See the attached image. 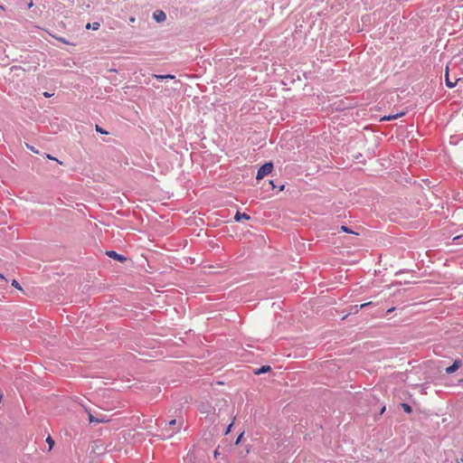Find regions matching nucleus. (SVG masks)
<instances>
[{
  "mask_svg": "<svg viewBox=\"0 0 463 463\" xmlns=\"http://www.w3.org/2000/svg\"><path fill=\"white\" fill-rule=\"evenodd\" d=\"M273 169V163L272 162H267L263 164L258 170L256 178L258 180L262 179L264 176L268 175L271 173Z\"/></svg>",
  "mask_w": 463,
  "mask_h": 463,
  "instance_id": "f257e3e1",
  "label": "nucleus"
},
{
  "mask_svg": "<svg viewBox=\"0 0 463 463\" xmlns=\"http://www.w3.org/2000/svg\"><path fill=\"white\" fill-rule=\"evenodd\" d=\"M89 421L90 423H104V422H108L109 421V419L106 418L105 416H101V417H94L93 415H91V413L89 411Z\"/></svg>",
  "mask_w": 463,
  "mask_h": 463,
  "instance_id": "20e7f679",
  "label": "nucleus"
},
{
  "mask_svg": "<svg viewBox=\"0 0 463 463\" xmlns=\"http://www.w3.org/2000/svg\"><path fill=\"white\" fill-rule=\"evenodd\" d=\"M231 428H232V423L230 424L229 427H227L226 431H224V434H228L231 431Z\"/></svg>",
  "mask_w": 463,
  "mask_h": 463,
  "instance_id": "5701e85b",
  "label": "nucleus"
},
{
  "mask_svg": "<svg viewBox=\"0 0 463 463\" xmlns=\"http://www.w3.org/2000/svg\"><path fill=\"white\" fill-rule=\"evenodd\" d=\"M0 9H3L4 10V6L2 5H0Z\"/></svg>",
  "mask_w": 463,
  "mask_h": 463,
  "instance_id": "7c9ffc66",
  "label": "nucleus"
},
{
  "mask_svg": "<svg viewBox=\"0 0 463 463\" xmlns=\"http://www.w3.org/2000/svg\"><path fill=\"white\" fill-rule=\"evenodd\" d=\"M12 286L16 288L19 290H22V288H20V285H19L18 281H16V280H12Z\"/></svg>",
  "mask_w": 463,
  "mask_h": 463,
  "instance_id": "dca6fc26",
  "label": "nucleus"
},
{
  "mask_svg": "<svg viewBox=\"0 0 463 463\" xmlns=\"http://www.w3.org/2000/svg\"><path fill=\"white\" fill-rule=\"evenodd\" d=\"M46 442H48L50 449H52L53 446L52 438H51L50 436L48 438H46Z\"/></svg>",
  "mask_w": 463,
  "mask_h": 463,
  "instance_id": "f3484780",
  "label": "nucleus"
},
{
  "mask_svg": "<svg viewBox=\"0 0 463 463\" xmlns=\"http://www.w3.org/2000/svg\"><path fill=\"white\" fill-rule=\"evenodd\" d=\"M155 77L158 80H166V79H174L175 76L174 75H171V74H166V75H155Z\"/></svg>",
  "mask_w": 463,
  "mask_h": 463,
  "instance_id": "f8f14e48",
  "label": "nucleus"
},
{
  "mask_svg": "<svg viewBox=\"0 0 463 463\" xmlns=\"http://www.w3.org/2000/svg\"><path fill=\"white\" fill-rule=\"evenodd\" d=\"M340 232H345V233H353V234H355L357 235V232H354L353 230L351 229H348L346 226L345 225H342L340 226L339 228Z\"/></svg>",
  "mask_w": 463,
  "mask_h": 463,
  "instance_id": "9b49d317",
  "label": "nucleus"
},
{
  "mask_svg": "<svg viewBox=\"0 0 463 463\" xmlns=\"http://www.w3.org/2000/svg\"><path fill=\"white\" fill-rule=\"evenodd\" d=\"M403 115H405V112H400L394 115L384 116L381 118V121L396 119Z\"/></svg>",
  "mask_w": 463,
  "mask_h": 463,
  "instance_id": "6e6552de",
  "label": "nucleus"
},
{
  "mask_svg": "<svg viewBox=\"0 0 463 463\" xmlns=\"http://www.w3.org/2000/svg\"><path fill=\"white\" fill-rule=\"evenodd\" d=\"M153 18L155 19L156 22L157 23H163L165 21L166 19V14L164 11L162 10H156L154 12L153 14Z\"/></svg>",
  "mask_w": 463,
  "mask_h": 463,
  "instance_id": "f03ea898",
  "label": "nucleus"
},
{
  "mask_svg": "<svg viewBox=\"0 0 463 463\" xmlns=\"http://www.w3.org/2000/svg\"><path fill=\"white\" fill-rule=\"evenodd\" d=\"M454 200L462 201L463 198L460 196V194H458V195L456 197H454Z\"/></svg>",
  "mask_w": 463,
  "mask_h": 463,
  "instance_id": "4be33fe9",
  "label": "nucleus"
},
{
  "mask_svg": "<svg viewBox=\"0 0 463 463\" xmlns=\"http://www.w3.org/2000/svg\"><path fill=\"white\" fill-rule=\"evenodd\" d=\"M59 41L64 43H67V42L63 39V38H59Z\"/></svg>",
  "mask_w": 463,
  "mask_h": 463,
  "instance_id": "a878e982",
  "label": "nucleus"
},
{
  "mask_svg": "<svg viewBox=\"0 0 463 463\" xmlns=\"http://www.w3.org/2000/svg\"><path fill=\"white\" fill-rule=\"evenodd\" d=\"M370 304H371V302H369V303H364V304H362V305H360V306H359V308H364V307H369V306H370Z\"/></svg>",
  "mask_w": 463,
  "mask_h": 463,
  "instance_id": "412c9836",
  "label": "nucleus"
},
{
  "mask_svg": "<svg viewBox=\"0 0 463 463\" xmlns=\"http://www.w3.org/2000/svg\"><path fill=\"white\" fill-rule=\"evenodd\" d=\"M29 1V4H28V7H32L33 6V1L32 0H28Z\"/></svg>",
  "mask_w": 463,
  "mask_h": 463,
  "instance_id": "393cba45",
  "label": "nucleus"
},
{
  "mask_svg": "<svg viewBox=\"0 0 463 463\" xmlns=\"http://www.w3.org/2000/svg\"><path fill=\"white\" fill-rule=\"evenodd\" d=\"M180 430V425H179V426H178V428H177V430Z\"/></svg>",
  "mask_w": 463,
  "mask_h": 463,
  "instance_id": "473e14b6",
  "label": "nucleus"
},
{
  "mask_svg": "<svg viewBox=\"0 0 463 463\" xmlns=\"http://www.w3.org/2000/svg\"><path fill=\"white\" fill-rule=\"evenodd\" d=\"M0 279L5 281V277L0 273Z\"/></svg>",
  "mask_w": 463,
  "mask_h": 463,
  "instance_id": "cd10ccee",
  "label": "nucleus"
},
{
  "mask_svg": "<svg viewBox=\"0 0 463 463\" xmlns=\"http://www.w3.org/2000/svg\"><path fill=\"white\" fill-rule=\"evenodd\" d=\"M241 437H243V433H241V435L239 436V438H237L236 444H239V443H240Z\"/></svg>",
  "mask_w": 463,
  "mask_h": 463,
  "instance_id": "b1692460",
  "label": "nucleus"
},
{
  "mask_svg": "<svg viewBox=\"0 0 463 463\" xmlns=\"http://www.w3.org/2000/svg\"><path fill=\"white\" fill-rule=\"evenodd\" d=\"M99 26H100V24L98 22H94L92 24L88 23L86 25V29H92V30L96 31L99 28Z\"/></svg>",
  "mask_w": 463,
  "mask_h": 463,
  "instance_id": "9d476101",
  "label": "nucleus"
},
{
  "mask_svg": "<svg viewBox=\"0 0 463 463\" xmlns=\"http://www.w3.org/2000/svg\"><path fill=\"white\" fill-rule=\"evenodd\" d=\"M460 367V360L454 361L452 365L446 368V373H453Z\"/></svg>",
  "mask_w": 463,
  "mask_h": 463,
  "instance_id": "39448f33",
  "label": "nucleus"
},
{
  "mask_svg": "<svg viewBox=\"0 0 463 463\" xmlns=\"http://www.w3.org/2000/svg\"><path fill=\"white\" fill-rule=\"evenodd\" d=\"M270 184L272 185L273 188L276 187V185L273 184V181H270Z\"/></svg>",
  "mask_w": 463,
  "mask_h": 463,
  "instance_id": "c756f323",
  "label": "nucleus"
},
{
  "mask_svg": "<svg viewBox=\"0 0 463 463\" xmlns=\"http://www.w3.org/2000/svg\"><path fill=\"white\" fill-rule=\"evenodd\" d=\"M401 406L402 409H403V411L408 414L411 412V407L408 403H402Z\"/></svg>",
  "mask_w": 463,
  "mask_h": 463,
  "instance_id": "ddd939ff",
  "label": "nucleus"
},
{
  "mask_svg": "<svg viewBox=\"0 0 463 463\" xmlns=\"http://www.w3.org/2000/svg\"><path fill=\"white\" fill-rule=\"evenodd\" d=\"M250 219V217H249V215L245 213H241V212H237L236 213V215H234V221L236 222H241L242 220H246V221H249Z\"/></svg>",
  "mask_w": 463,
  "mask_h": 463,
  "instance_id": "423d86ee",
  "label": "nucleus"
},
{
  "mask_svg": "<svg viewBox=\"0 0 463 463\" xmlns=\"http://www.w3.org/2000/svg\"><path fill=\"white\" fill-rule=\"evenodd\" d=\"M47 158L51 159V160H55L57 161L59 164H62L61 161H59L57 158L55 157H52L51 155H46Z\"/></svg>",
  "mask_w": 463,
  "mask_h": 463,
  "instance_id": "a211bd4d",
  "label": "nucleus"
},
{
  "mask_svg": "<svg viewBox=\"0 0 463 463\" xmlns=\"http://www.w3.org/2000/svg\"><path fill=\"white\" fill-rule=\"evenodd\" d=\"M458 80H457L456 81H451L449 78V67H447L446 69V74H445V81H446V85L449 87V88H454L457 84Z\"/></svg>",
  "mask_w": 463,
  "mask_h": 463,
  "instance_id": "0eeeda50",
  "label": "nucleus"
},
{
  "mask_svg": "<svg viewBox=\"0 0 463 463\" xmlns=\"http://www.w3.org/2000/svg\"><path fill=\"white\" fill-rule=\"evenodd\" d=\"M107 256L119 262H124L126 260L124 256L118 254V252L115 250L107 251Z\"/></svg>",
  "mask_w": 463,
  "mask_h": 463,
  "instance_id": "7ed1b4c3",
  "label": "nucleus"
},
{
  "mask_svg": "<svg viewBox=\"0 0 463 463\" xmlns=\"http://www.w3.org/2000/svg\"><path fill=\"white\" fill-rule=\"evenodd\" d=\"M270 371L269 365H263L260 367V369L255 371V374H260V373H266Z\"/></svg>",
  "mask_w": 463,
  "mask_h": 463,
  "instance_id": "1a4fd4ad",
  "label": "nucleus"
},
{
  "mask_svg": "<svg viewBox=\"0 0 463 463\" xmlns=\"http://www.w3.org/2000/svg\"><path fill=\"white\" fill-rule=\"evenodd\" d=\"M26 146H27V148H28V149H30L32 152H33V153H35V154H38V153H39V151H38L34 146H30V145H28V144H26Z\"/></svg>",
  "mask_w": 463,
  "mask_h": 463,
  "instance_id": "2eb2a0df",
  "label": "nucleus"
},
{
  "mask_svg": "<svg viewBox=\"0 0 463 463\" xmlns=\"http://www.w3.org/2000/svg\"><path fill=\"white\" fill-rule=\"evenodd\" d=\"M284 189V184L279 185V191H282Z\"/></svg>",
  "mask_w": 463,
  "mask_h": 463,
  "instance_id": "bb28decb",
  "label": "nucleus"
},
{
  "mask_svg": "<svg viewBox=\"0 0 463 463\" xmlns=\"http://www.w3.org/2000/svg\"><path fill=\"white\" fill-rule=\"evenodd\" d=\"M0 401H2V395L0 394Z\"/></svg>",
  "mask_w": 463,
  "mask_h": 463,
  "instance_id": "2f4dec72",
  "label": "nucleus"
},
{
  "mask_svg": "<svg viewBox=\"0 0 463 463\" xmlns=\"http://www.w3.org/2000/svg\"><path fill=\"white\" fill-rule=\"evenodd\" d=\"M96 130L101 134H108V132L104 130L102 128H100L99 125H96Z\"/></svg>",
  "mask_w": 463,
  "mask_h": 463,
  "instance_id": "4468645a",
  "label": "nucleus"
},
{
  "mask_svg": "<svg viewBox=\"0 0 463 463\" xmlns=\"http://www.w3.org/2000/svg\"><path fill=\"white\" fill-rule=\"evenodd\" d=\"M129 21H130V22H135V18H134V17H130V18H129Z\"/></svg>",
  "mask_w": 463,
  "mask_h": 463,
  "instance_id": "c85d7f7f",
  "label": "nucleus"
},
{
  "mask_svg": "<svg viewBox=\"0 0 463 463\" xmlns=\"http://www.w3.org/2000/svg\"><path fill=\"white\" fill-rule=\"evenodd\" d=\"M175 424H176V420H171L168 422V426L169 427L175 426Z\"/></svg>",
  "mask_w": 463,
  "mask_h": 463,
  "instance_id": "aec40b11",
  "label": "nucleus"
},
{
  "mask_svg": "<svg viewBox=\"0 0 463 463\" xmlns=\"http://www.w3.org/2000/svg\"><path fill=\"white\" fill-rule=\"evenodd\" d=\"M43 96H44L45 98H51V97H52V96H53V93H50V92L45 91V92H43Z\"/></svg>",
  "mask_w": 463,
  "mask_h": 463,
  "instance_id": "6ab92c4d",
  "label": "nucleus"
}]
</instances>
